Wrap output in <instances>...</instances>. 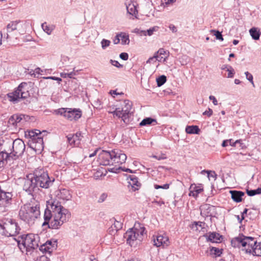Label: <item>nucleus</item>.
<instances>
[{
  "instance_id": "3",
  "label": "nucleus",
  "mask_w": 261,
  "mask_h": 261,
  "mask_svg": "<svg viewBox=\"0 0 261 261\" xmlns=\"http://www.w3.org/2000/svg\"><path fill=\"white\" fill-rule=\"evenodd\" d=\"M26 31V25L23 21L16 20L11 21L6 28L3 30L0 35L1 37L6 39H17L18 37L24 34Z\"/></svg>"
},
{
  "instance_id": "36",
  "label": "nucleus",
  "mask_w": 261,
  "mask_h": 261,
  "mask_svg": "<svg viewBox=\"0 0 261 261\" xmlns=\"http://www.w3.org/2000/svg\"><path fill=\"white\" fill-rule=\"evenodd\" d=\"M41 27L43 31L48 35H50L54 29L53 26L48 25L46 22L43 23Z\"/></svg>"
},
{
  "instance_id": "40",
  "label": "nucleus",
  "mask_w": 261,
  "mask_h": 261,
  "mask_svg": "<svg viewBox=\"0 0 261 261\" xmlns=\"http://www.w3.org/2000/svg\"><path fill=\"white\" fill-rule=\"evenodd\" d=\"M120 169H121L122 170L126 171V172H130V173L133 172L132 170H130V169L122 168L120 167H119L118 168H112L109 169V171L111 172L117 173V172H118V170H119Z\"/></svg>"
},
{
  "instance_id": "56",
  "label": "nucleus",
  "mask_w": 261,
  "mask_h": 261,
  "mask_svg": "<svg viewBox=\"0 0 261 261\" xmlns=\"http://www.w3.org/2000/svg\"><path fill=\"white\" fill-rule=\"evenodd\" d=\"M119 57L123 60L126 61L128 58V55L126 53H122L120 54Z\"/></svg>"
},
{
  "instance_id": "24",
  "label": "nucleus",
  "mask_w": 261,
  "mask_h": 261,
  "mask_svg": "<svg viewBox=\"0 0 261 261\" xmlns=\"http://www.w3.org/2000/svg\"><path fill=\"white\" fill-rule=\"evenodd\" d=\"M205 238L207 242L212 243H219L221 242L222 239V236L215 232H209L203 236Z\"/></svg>"
},
{
  "instance_id": "9",
  "label": "nucleus",
  "mask_w": 261,
  "mask_h": 261,
  "mask_svg": "<svg viewBox=\"0 0 261 261\" xmlns=\"http://www.w3.org/2000/svg\"><path fill=\"white\" fill-rule=\"evenodd\" d=\"M132 102L128 100L123 101L122 107L117 108L112 112L114 115L121 118L125 123L128 122V118L131 114L132 109Z\"/></svg>"
},
{
  "instance_id": "13",
  "label": "nucleus",
  "mask_w": 261,
  "mask_h": 261,
  "mask_svg": "<svg viewBox=\"0 0 261 261\" xmlns=\"http://www.w3.org/2000/svg\"><path fill=\"white\" fill-rule=\"evenodd\" d=\"M1 226L6 232L8 236H15L19 233L20 230L18 224L11 219H7Z\"/></svg>"
},
{
  "instance_id": "7",
  "label": "nucleus",
  "mask_w": 261,
  "mask_h": 261,
  "mask_svg": "<svg viewBox=\"0 0 261 261\" xmlns=\"http://www.w3.org/2000/svg\"><path fill=\"white\" fill-rule=\"evenodd\" d=\"M27 83L22 82L19 84L18 87L13 92L7 94L9 101L13 103H17L21 99H25L29 96V92L27 88Z\"/></svg>"
},
{
  "instance_id": "11",
  "label": "nucleus",
  "mask_w": 261,
  "mask_h": 261,
  "mask_svg": "<svg viewBox=\"0 0 261 261\" xmlns=\"http://www.w3.org/2000/svg\"><path fill=\"white\" fill-rule=\"evenodd\" d=\"M56 114L63 116L69 120H77L82 115L81 111L79 109L71 108H60L55 111Z\"/></svg>"
},
{
  "instance_id": "18",
  "label": "nucleus",
  "mask_w": 261,
  "mask_h": 261,
  "mask_svg": "<svg viewBox=\"0 0 261 261\" xmlns=\"http://www.w3.org/2000/svg\"><path fill=\"white\" fill-rule=\"evenodd\" d=\"M153 241L154 245L156 247L162 246L163 247H167L170 244L169 238L165 233H160L156 236H153Z\"/></svg>"
},
{
  "instance_id": "22",
  "label": "nucleus",
  "mask_w": 261,
  "mask_h": 261,
  "mask_svg": "<svg viewBox=\"0 0 261 261\" xmlns=\"http://www.w3.org/2000/svg\"><path fill=\"white\" fill-rule=\"evenodd\" d=\"M112 225L109 228V232L111 235H114L119 230H120L123 226V223L120 220H118L115 218L110 220Z\"/></svg>"
},
{
  "instance_id": "4",
  "label": "nucleus",
  "mask_w": 261,
  "mask_h": 261,
  "mask_svg": "<svg viewBox=\"0 0 261 261\" xmlns=\"http://www.w3.org/2000/svg\"><path fill=\"white\" fill-rule=\"evenodd\" d=\"M145 228L140 227L130 228L124 234L127 244L131 247H136L143 240Z\"/></svg>"
},
{
  "instance_id": "26",
  "label": "nucleus",
  "mask_w": 261,
  "mask_h": 261,
  "mask_svg": "<svg viewBox=\"0 0 261 261\" xmlns=\"http://www.w3.org/2000/svg\"><path fill=\"white\" fill-rule=\"evenodd\" d=\"M229 193L231 194L232 199L236 202L242 201V197L245 195L243 192L236 190L230 191Z\"/></svg>"
},
{
  "instance_id": "38",
  "label": "nucleus",
  "mask_w": 261,
  "mask_h": 261,
  "mask_svg": "<svg viewBox=\"0 0 261 261\" xmlns=\"http://www.w3.org/2000/svg\"><path fill=\"white\" fill-rule=\"evenodd\" d=\"M120 40L121 41V44L123 45L128 44L129 43V37L128 35L121 33L120 34Z\"/></svg>"
},
{
  "instance_id": "48",
  "label": "nucleus",
  "mask_w": 261,
  "mask_h": 261,
  "mask_svg": "<svg viewBox=\"0 0 261 261\" xmlns=\"http://www.w3.org/2000/svg\"><path fill=\"white\" fill-rule=\"evenodd\" d=\"M154 56H156V61L160 62H164L166 61V59L167 58V56H165V57L160 56V55H158L156 53L154 54Z\"/></svg>"
},
{
  "instance_id": "30",
  "label": "nucleus",
  "mask_w": 261,
  "mask_h": 261,
  "mask_svg": "<svg viewBox=\"0 0 261 261\" xmlns=\"http://www.w3.org/2000/svg\"><path fill=\"white\" fill-rule=\"evenodd\" d=\"M128 178L130 179L129 184L135 189V190H138V188L141 186V184L138 181V178L134 175H129L127 179Z\"/></svg>"
},
{
  "instance_id": "47",
  "label": "nucleus",
  "mask_w": 261,
  "mask_h": 261,
  "mask_svg": "<svg viewBox=\"0 0 261 261\" xmlns=\"http://www.w3.org/2000/svg\"><path fill=\"white\" fill-rule=\"evenodd\" d=\"M227 71L228 72L227 75L228 78H232L233 77L234 74V70L231 66H229L227 68Z\"/></svg>"
},
{
  "instance_id": "54",
  "label": "nucleus",
  "mask_w": 261,
  "mask_h": 261,
  "mask_svg": "<svg viewBox=\"0 0 261 261\" xmlns=\"http://www.w3.org/2000/svg\"><path fill=\"white\" fill-rule=\"evenodd\" d=\"M156 54L160 55V56L164 55L168 57L169 53H167L163 48H160L159 50L155 53Z\"/></svg>"
},
{
  "instance_id": "29",
  "label": "nucleus",
  "mask_w": 261,
  "mask_h": 261,
  "mask_svg": "<svg viewBox=\"0 0 261 261\" xmlns=\"http://www.w3.org/2000/svg\"><path fill=\"white\" fill-rule=\"evenodd\" d=\"M202 190L203 189L199 187H197L195 185H191L190 188L189 195L196 198Z\"/></svg>"
},
{
  "instance_id": "28",
  "label": "nucleus",
  "mask_w": 261,
  "mask_h": 261,
  "mask_svg": "<svg viewBox=\"0 0 261 261\" xmlns=\"http://www.w3.org/2000/svg\"><path fill=\"white\" fill-rule=\"evenodd\" d=\"M246 253L252 254L254 256H261V244L258 243L254 249H250L247 248L246 250Z\"/></svg>"
},
{
  "instance_id": "21",
  "label": "nucleus",
  "mask_w": 261,
  "mask_h": 261,
  "mask_svg": "<svg viewBox=\"0 0 261 261\" xmlns=\"http://www.w3.org/2000/svg\"><path fill=\"white\" fill-rule=\"evenodd\" d=\"M201 215L205 217L213 216L216 214V207L209 204H205L200 207Z\"/></svg>"
},
{
  "instance_id": "43",
  "label": "nucleus",
  "mask_w": 261,
  "mask_h": 261,
  "mask_svg": "<svg viewBox=\"0 0 261 261\" xmlns=\"http://www.w3.org/2000/svg\"><path fill=\"white\" fill-rule=\"evenodd\" d=\"M72 137H74V140H75L76 144L78 145L80 144L82 136L81 133H76L75 134L72 135Z\"/></svg>"
},
{
  "instance_id": "14",
  "label": "nucleus",
  "mask_w": 261,
  "mask_h": 261,
  "mask_svg": "<svg viewBox=\"0 0 261 261\" xmlns=\"http://www.w3.org/2000/svg\"><path fill=\"white\" fill-rule=\"evenodd\" d=\"M9 149L15 160H16L23 154L25 149V145L23 141L20 139H15L12 144V148Z\"/></svg>"
},
{
  "instance_id": "1",
  "label": "nucleus",
  "mask_w": 261,
  "mask_h": 261,
  "mask_svg": "<svg viewBox=\"0 0 261 261\" xmlns=\"http://www.w3.org/2000/svg\"><path fill=\"white\" fill-rule=\"evenodd\" d=\"M59 204L57 201L46 204L42 226H47L48 228L58 229L68 221L70 213L68 209Z\"/></svg>"
},
{
  "instance_id": "31",
  "label": "nucleus",
  "mask_w": 261,
  "mask_h": 261,
  "mask_svg": "<svg viewBox=\"0 0 261 261\" xmlns=\"http://www.w3.org/2000/svg\"><path fill=\"white\" fill-rule=\"evenodd\" d=\"M126 9L127 13L133 16H136L138 13V11L136 5L134 3H130L126 5Z\"/></svg>"
},
{
  "instance_id": "5",
  "label": "nucleus",
  "mask_w": 261,
  "mask_h": 261,
  "mask_svg": "<svg viewBox=\"0 0 261 261\" xmlns=\"http://www.w3.org/2000/svg\"><path fill=\"white\" fill-rule=\"evenodd\" d=\"M231 245L234 247H243L242 250L246 252L247 248L254 249L257 245L255 238L251 237H246L243 234H239L237 237L232 239L231 241Z\"/></svg>"
},
{
  "instance_id": "15",
  "label": "nucleus",
  "mask_w": 261,
  "mask_h": 261,
  "mask_svg": "<svg viewBox=\"0 0 261 261\" xmlns=\"http://www.w3.org/2000/svg\"><path fill=\"white\" fill-rule=\"evenodd\" d=\"M23 189L31 195H33L34 193H36L39 190L36 181L32 174L28 175L25 178Z\"/></svg>"
},
{
  "instance_id": "16",
  "label": "nucleus",
  "mask_w": 261,
  "mask_h": 261,
  "mask_svg": "<svg viewBox=\"0 0 261 261\" xmlns=\"http://www.w3.org/2000/svg\"><path fill=\"white\" fill-rule=\"evenodd\" d=\"M71 194L69 190L65 189H61L57 192L54 199L47 201L46 204H51L54 201H57L60 203L59 205H62V203H64L66 201L71 200Z\"/></svg>"
},
{
  "instance_id": "63",
  "label": "nucleus",
  "mask_w": 261,
  "mask_h": 261,
  "mask_svg": "<svg viewBox=\"0 0 261 261\" xmlns=\"http://www.w3.org/2000/svg\"><path fill=\"white\" fill-rule=\"evenodd\" d=\"M42 72H43V70H41L40 68L37 67L35 69L33 74H34L35 73L42 74L41 73Z\"/></svg>"
},
{
  "instance_id": "2",
  "label": "nucleus",
  "mask_w": 261,
  "mask_h": 261,
  "mask_svg": "<svg viewBox=\"0 0 261 261\" xmlns=\"http://www.w3.org/2000/svg\"><path fill=\"white\" fill-rule=\"evenodd\" d=\"M40 215V203L38 201L22 205L19 212L20 219L31 225Z\"/></svg>"
},
{
  "instance_id": "61",
  "label": "nucleus",
  "mask_w": 261,
  "mask_h": 261,
  "mask_svg": "<svg viewBox=\"0 0 261 261\" xmlns=\"http://www.w3.org/2000/svg\"><path fill=\"white\" fill-rule=\"evenodd\" d=\"M209 98L210 100L213 101V103H214V105H218L217 100L216 99V98H215V97L214 96L211 95V96H210Z\"/></svg>"
},
{
  "instance_id": "33",
  "label": "nucleus",
  "mask_w": 261,
  "mask_h": 261,
  "mask_svg": "<svg viewBox=\"0 0 261 261\" xmlns=\"http://www.w3.org/2000/svg\"><path fill=\"white\" fill-rule=\"evenodd\" d=\"M186 132L189 134H198L200 129L197 125L187 126L186 128Z\"/></svg>"
},
{
  "instance_id": "37",
  "label": "nucleus",
  "mask_w": 261,
  "mask_h": 261,
  "mask_svg": "<svg viewBox=\"0 0 261 261\" xmlns=\"http://www.w3.org/2000/svg\"><path fill=\"white\" fill-rule=\"evenodd\" d=\"M247 195L249 196H253L256 194H261V188H258L255 190H246Z\"/></svg>"
},
{
  "instance_id": "55",
  "label": "nucleus",
  "mask_w": 261,
  "mask_h": 261,
  "mask_svg": "<svg viewBox=\"0 0 261 261\" xmlns=\"http://www.w3.org/2000/svg\"><path fill=\"white\" fill-rule=\"evenodd\" d=\"M108 195L106 193H102L99 197L98 199V202H103L106 198H107Z\"/></svg>"
},
{
  "instance_id": "41",
  "label": "nucleus",
  "mask_w": 261,
  "mask_h": 261,
  "mask_svg": "<svg viewBox=\"0 0 261 261\" xmlns=\"http://www.w3.org/2000/svg\"><path fill=\"white\" fill-rule=\"evenodd\" d=\"M231 139L224 140L222 143V147H226L227 146H228V144L231 146H235L236 144L237 143L240 142V140H238L236 141V142H234V143L233 144H231Z\"/></svg>"
},
{
  "instance_id": "12",
  "label": "nucleus",
  "mask_w": 261,
  "mask_h": 261,
  "mask_svg": "<svg viewBox=\"0 0 261 261\" xmlns=\"http://www.w3.org/2000/svg\"><path fill=\"white\" fill-rule=\"evenodd\" d=\"M25 136H28L32 139V145L36 149L42 150L43 149V141L41 133L39 130L35 129L29 131L28 134L25 133Z\"/></svg>"
},
{
  "instance_id": "32",
  "label": "nucleus",
  "mask_w": 261,
  "mask_h": 261,
  "mask_svg": "<svg viewBox=\"0 0 261 261\" xmlns=\"http://www.w3.org/2000/svg\"><path fill=\"white\" fill-rule=\"evenodd\" d=\"M249 33L252 39L255 40H257L259 39L261 34L258 28L255 27L252 28L250 29Z\"/></svg>"
},
{
  "instance_id": "8",
  "label": "nucleus",
  "mask_w": 261,
  "mask_h": 261,
  "mask_svg": "<svg viewBox=\"0 0 261 261\" xmlns=\"http://www.w3.org/2000/svg\"><path fill=\"white\" fill-rule=\"evenodd\" d=\"M35 178L38 187L47 189L52 184L47 173L43 168H38L34 171L32 174Z\"/></svg>"
},
{
  "instance_id": "46",
  "label": "nucleus",
  "mask_w": 261,
  "mask_h": 261,
  "mask_svg": "<svg viewBox=\"0 0 261 261\" xmlns=\"http://www.w3.org/2000/svg\"><path fill=\"white\" fill-rule=\"evenodd\" d=\"M67 138L68 142L70 145H75V146L77 145L76 144L75 140H74V137H72V134L68 135L67 136Z\"/></svg>"
},
{
  "instance_id": "34",
  "label": "nucleus",
  "mask_w": 261,
  "mask_h": 261,
  "mask_svg": "<svg viewBox=\"0 0 261 261\" xmlns=\"http://www.w3.org/2000/svg\"><path fill=\"white\" fill-rule=\"evenodd\" d=\"M151 124H153V125L156 124L157 122L156 119L152 118L151 117H147L143 119L142 121L140 123L139 125L140 126H145Z\"/></svg>"
},
{
  "instance_id": "6",
  "label": "nucleus",
  "mask_w": 261,
  "mask_h": 261,
  "mask_svg": "<svg viewBox=\"0 0 261 261\" xmlns=\"http://www.w3.org/2000/svg\"><path fill=\"white\" fill-rule=\"evenodd\" d=\"M38 235L32 233L28 234L24 237H22L21 243L20 241L17 242L18 246L22 252H23V250L24 249L27 252L31 251L38 247Z\"/></svg>"
},
{
  "instance_id": "42",
  "label": "nucleus",
  "mask_w": 261,
  "mask_h": 261,
  "mask_svg": "<svg viewBox=\"0 0 261 261\" xmlns=\"http://www.w3.org/2000/svg\"><path fill=\"white\" fill-rule=\"evenodd\" d=\"M211 32L214 34L217 39L221 41L223 40V36L220 32L215 30H212Z\"/></svg>"
},
{
  "instance_id": "39",
  "label": "nucleus",
  "mask_w": 261,
  "mask_h": 261,
  "mask_svg": "<svg viewBox=\"0 0 261 261\" xmlns=\"http://www.w3.org/2000/svg\"><path fill=\"white\" fill-rule=\"evenodd\" d=\"M167 81L166 76L164 75L160 76L156 79V83L158 86H162Z\"/></svg>"
},
{
  "instance_id": "17",
  "label": "nucleus",
  "mask_w": 261,
  "mask_h": 261,
  "mask_svg": "<svg viewBox=\"0 0 261 261\" xmlns=\"http://www.w3.org/2000/svg\"><path fill=\"white\" fill-rule=\"evenodd\" d=\"M127 156L122 151L119 150H112V165L117 164L118 166L125 163Z\"/></svg>"
},
{
  "instance_id": "35",
  "label": "nucleus",
  "mask_w": 261,
  "mask_h": 261,
  "mask_svg": "<svg viewBox=\"0 0 261 261\" xmlns=\"http://www.w3.org/2000/svg\"><path fill=\"white\" fill-rule=\"evenodd\" d=\"M159 28V27L154 26L151 28H150L147 31H140V32L142 33V34L144 36H146L147 35L148 36H150L153 34L154 32L158 31Z\"/></svg>"
},
{
  "instance_id": "45",
  "label": "nucleus",
  "mask_w": 261,
  "mask_h": 261,
  "mask_svg": "<svg viewBox=\"0 0 261 261\" xmlns=\"http://www.w3.org/2000/svg\"><path fill=\"white\" fill-rule=\"evenodd\" d=\"M111 41L109 40L103 39L101 41V47L103 49H105L107 47L109 46Z\"/></svg>"
},
{
  "instance_id": "53",
  "label": "nucleus",
  "mask_w": 261,
  "mask_h": 261,
  "mask_svg": "<svg viewBox=\"0 0 261 261\" xmlns=\"http://www.w3.org/2000/svg\"><path fill=\"white\" fill-rule=\"evenodd\" d=\"M204 225H205V223L204 222H201V221L196 222L195 221L193 224V227H194V226L195 227H197V226H198L200 227L201 228H203Z\"/></svg>"
},
{
  "instance_id": "27",
  "label": "nucleus",
  "mask_w": 261,
  "mask_h": 261,
  "mask_svg": "<svg viewBox=\"0 0 261 261\" xmlns=\"http://www.w3.org/2000/svg\"><path fill=\"white\" fill-rule=\"evenodd\" d=\"M24 117V115H17V114H14L11 116L9 120H8V124L9 126L12 125L13 126H15L17 124L21 121V120L22 119V118Z\"/></svg>"
},
{
  "instance_id": "51",
  "label": "nucleus",
  "mask_w": 261,
  "mask_h": 261,
  "mask_svg": "<svg viewBox=\"0 0 261 261\" xmlns=\"http://www.w3.org/2000/svg\"><path fill=\"white\" fill-rule=\"evenodd\" d=\"M154 187L155 189H168L169 188V184H166L163 186L154 185Z\"/></svg>"
},
{
  "instance_id": "49",
  "label": "nucleus",
  "mask_w": 261,
  "mask_h": 261,
  "mask_svg": "<svg viewBox=\"0 0 261 261\" xmlns=\"http://www.w3.org/2000/svg\"><path fill=\"white\" fill-rule=\"evenodd\" d=\"M245 74L246 75V79L250 82L251 83V84H252V85L253 86H254V84L253 81V76H252V75L251 73H250L249 72H248V71L245 72Z\"/></svg>"
},
{
  "instance_id": "58",
  "label": "nucleus",
  "mask_w": 261,
  "mask_h": 261,
  "mask_svg": "<svg viewBox=\"0 0 261 261\" xmlns=\"http://www.w3.org/2000/svg\"><path fill=\"white\" fill-rule=\"evenodd\" d=\"M156 58V56H154V55L153 57L149 58L146 61V63H154L156 61V59H155Z\"/></svg>"
},
{
  "instance_id": "25",
  "label": "nucleus",
  "mask_w": 261,
  "mask_h": 261,
  "mask_svg": "<svg viewBox=\"0 0 261 261\" xmlns=\"http://www.w3.org/2000/svg\"><path fill=\"white\" fill-rule=\"evenodd\" d=\"M223 249L214 246H210L206 251V253L213 257H217L222 254Z\"/></svg>"
},
{
  "instance_id": "19",
  "label": "nucleus",
  "mask_w": 261,
  "mask_h": 261,
  "mask_svg": "<svg viewBox=\"0 0 261 261\" xmlns=\"http://www.w3.org/2000/svg\"><path fill=\"white\" fill-rule=\"evenodd\" d=\"M14 160H15L9 149L5 148L0 152V167H3L6 164H11Z\"/></svg>"
},
{
  "instance_id": "57",
  "label": "nucleus",
  "mask_w": 261,
  "mask_h": 261,
  "mask_svg": "<svg viewBox=\"0 0 261 261\" xmlns=\"http://www.w3.org/2000/svg\"><path fill=\"white\" fill-rule=\"evenodd\" d=\"M180 62L181 63L182 65L187 64L188 62V57L186 55L182 56L180 58Z\"/></svg>"
},
{
  "instance_id": "50",
  "label": "nucleus",
  "mask_w": 261,
  "mask_h": 261,
  "mask_svg": "<svg viewBox=\"0 0 261 261\" xmlns=\"http://www.w3.org/2000/svg\"><path fill=\"white\" fill-rule=\"evenodd\" d=\"M206 173L207 174V177L208 178L212 177V178H214L215 180L217 178V175L215 171L207 170Z\"/></svg>"
},
{
  "instance_id": "52",
  "label": "nucleus",
  "mask_w": 261,
  "mask_h": 261,
  "mask_svg": "<svg viewBox=\"0 0 261 261\" xmlns=\"http://www.w3.org/2000/svg\"><path fill=\"white\" fill-rule=\"evenodd\" d=\"M110 63L111 64L117 68H122L123 67V65L120 64L117 61L113 60H110Z\"/></svg>"
},
{
  "instance_id": "10",
  "label": "nucleus",
  "mask_w": 261,
  "mask_h": 261,
  "mask_svg": "<svg viewBox=\"0 0 261 261\" xmlns=\"http://www.w3.org/2000/svg\"><path fill=\"white\" fill-rule=\"evenodd\" d=\"M13 194L1 190L0 193V215H5L11 207Z\"/></svg>"
},
{
  "instance_id": "59",
  "label": "nucleus",
  "mask_w": 261,
  "mask_h": 261,
  "mask_svg": "<svg viewBox=\"0 0 261 261\" xmlns=\"http://www.w3.org/2000/svg\"><path fill=\"white\" fill-rule=\"evenodd\" d=\"M213 114V110L211 109H208V110L205 111L203 113V115H207L208 117H210Z\"/></svg>"
},
{
  "instance_id": "64",
  "label": "nucleus",
  "mask_w": 261,
  "mask_h": 261,
  "mask_svg": "<svg viewBox=\"0 0 261 261\" xmlns=\"http://www.w3.org/2000/svg\"><path fill=\"white\" fill-rule=\"evenodd\" d=\"M247 211H248V209L247 208H245L244 211L243 212V213H242V218H241V220L240 221V223H241L242 221V220L244 219V215L245 214H246L247 213Z\"/></svg>"
},
{
  "instance_id": "44",
  "label": "nucleus",
  "mask_w": 261,
  "mask_h": 261,
  "mask_svg": "<svg viewBox=\"0 0 261 261\" xmlns=\"http://www.w3.org/2000/svg\"><path fill=\"white\" fill-rule=\"evenodd\" d=\"M73 71H74V68L73 69ZM75 75H76V74L74 71L71 72L70 73L62 72L60 73L61 76L63 78H66L68 77L70 79H71L73 78V76Z\"/></svg>"
},
{
  "instance_id": "23",
  "label": "nucleus",
  "mask_w": 261,
  "mask_h": 261,
  "mask_svg": "<svg viewBox=\"0 0 261 261\" xmlns=\"http://www.w3.org/2000/svg\"><path fill=\"white\" fill-rule=\"evenodd\" d=\"M57 247V241L56 240L47 241L45 244L41 246L40 250L50 253L56 249Z\"/></svg>"
},
{
  "instance_id": "62",
  "label": "nucleus",
  "mask_w": 261,
  "mask_h": 261,
  "mask_svg": "<svg viewBox=\"0 0 261 261\" xmlns=\"http://www.w3.org/2000/svg\"><path fill=\"white\" fill-rule=\"evenodd\" d=\"M169 29L173 32L175 33L177 32L176 27L174 24H170L169 27Z\"/></svg>"
},
{
  "instance_id": "60",
  "label": "nucleus",
  "mask_w": 261,
  "mask_h": 261,
  "mask_svg": "<svg viewBox=\"0 0 261 261\" xmlns=\"http://www.w3.org/2000/svg\"><path fill=\"white\" fill-rule=\"evenodd\" d=\"M120 34L116 35L115 38L113 40V42L115 44H117L120 42Z\"/></svg>"
},
{
  "instance_id": "20",
  "label": "nucleus",
  "mask_w": 261,
  "mask_h": 261,
  "mask_svg": "<svg viewBox=\"0 0 261 261\" xmlns=\"http://www.w3.org/2000/svg\"><path fill=\"white\" fill-rule=\"evenodd\" d=\"M112 151L101 150L98 155V162L103 166L112 165Z\"/></svg>"
}]
</instances>
